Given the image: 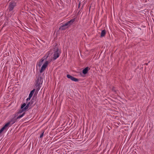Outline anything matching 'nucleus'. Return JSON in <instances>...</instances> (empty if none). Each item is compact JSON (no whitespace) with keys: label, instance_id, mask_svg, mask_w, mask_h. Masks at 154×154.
Wrapping results in <instances>:
<instances>
[{"label":"nucleus","instance_id":"f257e3e1","mask_svg":"<svg viewBox=\"0 0 154 154\" xmlns=\"http://www.w3.org/2000/svg\"><path fill=\"white\" fill-rule=\"evenodd\" d=\"M53 51L54 54L53 58L55 60L59 57L61 53L60 51L59 50L58 46L57 44L56 45L54 48Z\"/></svg>","mask_w":154,"mask_h":154},{"label":"nucleus","instance_id":"f03ea898","mask_svg":"<svg viewBox=\"0 0 154 154\" xmlns=\"http://www.w3.org/2000/svg\"><path fill=\"white\" fill-rule=\"evenodd\" d=\"M50 53L49 52H48L45 55V56L43 57L41 60H40L39 62L37 63V66H38V67H40L42 64L43 62L45 60H46L48 57H49Z\"/></svg>","mask_w":154,"mask_h":154},{"label":"nucleus","instance_id":"7ed1b4c3","mask_svg":"<svg viewBox=\"0 0 154 154\" xmlns=\"http://www.w3.org/2000/svg\"><path fill=\"white\" fill-rule=\"evenodd\" d=\"M29 107L26 106V103H23L21 104L20 108L19 109V112H26V111L28 110V108Z\"/></svg>","mask_w":154,"mask_h":154},{"label":"nucleus","instance_id":"20e7f679","mask_svg":"<svg viewBox=\"0 0 154 154\" xmlns=\"http://www.w3.org/2000/svg\"><path fill=\"white\" fill-rule=\"evenodd\" d=\"M16 6V3L14 2H11L9 3L8 10L10 12L12 11L14 7Z\"/></svg>","mask_w":154,"mask_h":154},{"label":"nucleus","instance_id":"39448f33","mask_svg":"<svg viewBox=\"0 0 154 154\" xmlns=\"http://www.w3.org/2000/svg\"><path fill=\"white\" fill-rule=\"evenodd\" d=\"M90 68H85L82 71L80 72V75L82 77H85L89 70H90Z\"/></svg>","mask_w":154,"mask_h":154},{"label":"nucleus","instance_id":"423d86ee","mask_svg":"<svg viewBox=\"0 0 154 154\" xmlns=\"http://www.w3.org/2000/svg\"><path fill=\"white\" fill-rule=\"evenodd\" d=\"M42 77L41 76L38 75V79L36 80V83L41 85L42 84Z\"/></svg>","mask_w":154,"mask_h":154},{"label":"nucleus","instance_id":"0eeeda50","mask_svg":"<svg viewBox=\"0 0 154 154\" xmlns=\"http://www.w3.org/2000/svg\"><path fill=\"white\" fill-rule=\"evenodd\" d=\"M36 94V92H35L34 94V95L33 96L32 98L31 99V100H30V101L29 102H30V103H31V104L32 105L33 103L36 100L37 97H35V96Z\"/></svg>","mask_w":154,"mask_h":154},{"label":"nucleus","instance_id":"6e6552de","mask_svg":"<svg viewBox=\"0 0 154 154\" xmlns=\"http://www.w3.org/2000/svg\"><path fill=\"white\" fill-rule=\"evenodd\" d=\"M18 119H17V118H12L8 122H10V126H11L12 125L15 123Z\"/></svg>","mask_w":154,"mask_h":154},{"label":"nucleus","instance_id":"1a4fd4ad","mask_svg":"<svg viewBox=\"0 0 154 154\" xmlns=\"http://www.w3.org/2000/svg\"><path fill=\"white\" fill-rule=\"evenodd\" d=\"M52 60V59H51V60H49L48 61H46L43 64V65H42L41 67H46L48 64Z\"/></svg>","mask_w":154,"mask_h":154},{"label":"nucleus","instance_id":"9d476101","mask_svg":"<svg viewBox=\"0 0 154 154\" xmlns=\"http://www.w3.org/2000/svg\"><path fill=\"white\" fill-rule=\"evenodd\" d=\"M75 18H74L70 20L69 21H67V23H68V25L70 26L75 21Z\"/></svg>","mask_w":154,"mask_h":154},{"label":"nucleus","instance_id":"9b49d317","mask_svg":"<svg viewBox=\"0 0 154 154\" xmlns=\"http://www.w3.org/2000/svg\"><path fill=\"white\" fill-rule=\"evenodd\" d=\"M106 31L105 29L102 31L100 34V37H103L105 36L106 34Z\"/></svg>","mask_w":154,"mask_h":154},{"label":"nucleus","instance_id":"f8f14e48","mask_svg":"<svg viewBox=\"0 0 154 154\" xmlns=\"http://www.w3.org/2000/svg\"><path fill=\"white\" fill-rule=\"evenodd\" d=\"M67 28L63 24L62 25V26L59 28V30H66Z\"/></svg>","mask_w":154,"mask_h":154},{"label":"nucleus","instance_id":"ddd939ff","mask_svg":"<svg viewBox=\"0 0 154 154\" xmlns=\"http://www.w3.org/2000/svg\"><path fill=\"white\" fill-rule=\"evenodd\" d=\"M9 125H10V122H7L2 127V128L3 129L5 130L7 129V128L8 127Z\"/></svg>","mask_w":154,"mask_h":154},{"label":"nucleus","instance_id":"4468645a","mask_svg":"<svg viewBox=\"0 0 154 154\" xmlns=\"http://www.w3.org/2000/svg\"><path fill=\"white\" fill-rule=\"evenodd\" d=\"M40 85H39V84H37L36 83L35 88H36V92H37L40 89Z\"/></svg>","mask_w":154,"mask_h":154},{"label":"nucleus","instance_id":"2eb2a0df","mask_svg":"<svg viewBox=\"0 0 154 154\" xmlns=\"http://www.w3.org/2000/svg\"><path fill=\"white\" fill-rule=\"evenodd\" d=\"M36 104V103H35L34 104V105H33V106H35V104ZM32 104H31V103H30V102H29L27 103V104L26 105V106H28V107H29V109H31L32 106Z\"/></svg>","mask_w":154,"mask_h":154},{"label":"nucleus","instance_id":"dca6fc26","mask_svg":"<svg viewBox=\"0 0 154 154\" xmlns=\"http://www.w3.org/2000/svg\"><path fill=\"white\" fill-rule=\"evenodd\" d=\"M25 112H23V113L22 114L19 115L17 117V119H18L21 118L22 117H23L25 115Z\"/></svg>","mask_w":154,"mask_h":154},{"label":"nucleus","instance_id":"f3484780","mask_svg":"<svg viewBox=\"0 0 154 154\" xmlns=\"http://www.w3.org/2000/svg\"><path fill=\"white\" fill-rule=\"evenodd\" d=\"M35 91V89H33V90L31 91L30 93H29V96L32 97L33 94H34Z\"/></svg>","mask_w":154,"mask_h":154},{"label":"nucleus","instance_id":"a211bd4d","mask_svg":"<svg viewBox=\"0 0 154 154\" xmlns=\"http://www.w3.org/2000/svg\"><path fill=\"white\" fill-rule=\"evenodd\" d=\"M19 110H18V111L16 112L15 114H14V116L13 118H16L17 117V116L19 114H20L22 113V112H19Z\"/></svg>","mask_w":154,"mask_h":154},{"label":"nucleus","instance_id":"6ab92c4d","mask_svg":"<svg viewBox=\"0 0 154 154\" xmlns=\"http://www.w3.org/2000/svg\"><path fill=\"white\" fill-rule=\"evenodd\" d=\"M71 80L74 82H78L79 81V79H77L73 76Z\"/></svg>","mask_w":154,"mask_h":154},{"label":"nucleus","instance_id":"aec40b11","mask_svg":"<svg viewBox=\"0 0 154 154\" xmlns=\"http://www.w3.org/2000/svg\"><path fill=\"white\" fill-rule=\"evenodd\" d=\"M66 77H67L69 79H70L71 80H72V78L73 77V76H72L71 75H69V74H67V75H66Z\"/></svg>","mask_w":154,"mask_h":154},{"label":"nucleus","instance_id":"412c9836","mask_svg":"<svg viewBox=\"0 0 154 154\" xmlns=\"http://www.w3.org/2000/svg\"><path fill=\"white\" fill-rule=\"evenodd\" d=\"M112 90L114 92H115L116 94H117L118 90L115 89V87H112Z\"/></svg>","mask_w":154,"mask_h":154},{"label":"nucleus","instance_id":"4be33fe9","mask_svg":"<svg viewBox=\"0 0 154 154\" xmlns=\"http://www.w3.org/2000/svg\"><path fill=\"white\" fill-rule=\"evenodd\" d=\"M44 132H45V130H43L42 131V133L41 134H40V138H41L43 137V135H44Z\"/></svg>","mask_w":154,"mask_h":154},{"label":"nucleus","instance_id":"5701e85b","mask_svg":"<svg viewBox=\"0 0 154 154\" xmlns=\"http://www.w3.org/2000/svg\"><path fill=\"white\" fill-rule=\"evenodd\" d=\"M63 24L64 25V26H65L67 28H68L69 27V26L68 25L67 22H66V23H65V24Z\"/></svg>","mask_w":154,"mask_h":154},{"label":"nucleus","instance_id":"b1692460","mask_svg":"<svg viewBox=\"0 0 154 154\" xmlns=\"http://www.w3.org/2000/svg\"><path fill=\"white\" fill-rule=\"evenodd\" d=\"M46 68H41V69L40 70V72L42 73L45 69Z\"/></svg>","mask_w":154,"mask_h":154},{"label":"nucleus","instance_id":"393cba45","mask_svg":"<svg viewBox=\"0 0 154 154\" xmlns=\"http://www.w3.org/2000/svg\"><path fill=\"white\" fill-rule=\"evenodd\" d=\"M31 98V97L29 96L27 98L26 100V101H28L30 100Z\"/></svg>","mask_w":154,"mask_h":154},{"label":"nucleus","instance_id":"a878e982","mask_svg":"<svg viewBox=\"0 0 154 154\" xmlns=\"http://www.w3.org/2000/svg\"><path fill=\"white\" fill-rule=\"evenodd\" d=\"M80 4H81V3L80 2H79V5H78V8H79L80 6Z\"/></svg>","mask_w":154,"mask_h":154},{"label":"nucleus","instance_id":"bb28decb","mask_svg":"<svg viewBox=\"0 0 154 154\" xmlns=\"http://www.w3.org/2000/svg\"><path fill=\"white\" fill-rule=\"evenodd\" d=\"M83 5L82 6V8H83Z\"/></svg>","mask_w":154,"mask_h":154},{"label":"nucleus","instance_id":"cd10ccee","mask_svg":"<svg viewBox=\"0 0 154 154\" xmlns=\"http://www.w3.org/2000/svg\"><path fill=\"white\" fill-rule=\"evenodd\" d=\"M145 64H146V65H147V63H145Z\"/></svg>","mask_w":154,"mask_h":154},{"label":"nucleus","instance_id":"c85d7f7f","mask_svg":"<svg viewBox=\"0 0 154 154\" xmlns=\"http://www.w3.org/2000/svg\"><path fill=\"white\" fill-rule=\"evenodd\" d=\"M86 67L87 68V67H88V66H87V67Z\"/></svg>","mask_w":154,"mask_h":154}]
</instances>
